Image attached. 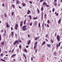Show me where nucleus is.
<instances>
[{"label": "nucleus", "mask_w": 62, "mask_h": 62, "mask_svg": "<svg viewBox=\"0 0 62 62\" xmlns=\"http://www.w3.org/2000/svg\"><path fill=\"white\" fill-rule=\"evenodd\" d=\"M26 27H27V26L24 25L22 27V30L24 31H26V30H27V28H26Z\"/></svg>", "instance_id": "obj_1"}, {"label": "nucleus", "mask_w": 62, "mask_h": 62, "mask_svg": "<svg viewBox=\"0 0 62 62\" xmlns=\"http://www.w3.org/2000/svg\"><path fill=\"white\" fill-rule=\"evenodd\" d=\"M18 44H18H19V41H18V40H16L14 42L13 45H16V44Z\"/></svg>", "instance_id": "obj_2"}, {"label": "nucleus", "mask_w": 62, "mask_h": 62, "mask_svg": "<svg viewBox=\"0 0 62 62\" xmlns=\"http://www.w3.org/2000/svg\"><path fill=\"white\" fill-rule=\"evenodd\" d=\"M57 39L58 41H60V36L59 35H57Z\"/></svg>", "instance_id": "obj_3"}, {"label": "nucleus", "mask_w": 62, "mask_h": 62, "mask_svg": "<svg viewBox=\"0 0 62 62\" xmlns=\"http://www.w3.org/2000/svg\"><path fill=\"white\" fill-rule=\"evenodd\" d=\"M37 44H38V42H36L34 44V49H35L36 48V47L37 46Z\"/></svg>", "instance_id": "obj_4"}, {"label": "nucleus", "mask_w": 62, "mask_h": 62, "mask_svg": "<svg viewBox=\"0 0 62 62\" xmlns=\"http://www.w3.org/2000/svg\"><path fill=\"white\" fill-rule=\"evenodd\" d=\"M61 42H60L58 44H57L56 45V47L57 48H58V47H59V46H60V44H61Z\"/></svg>", "instance_id": "obj_5"}, {"label": "nucleus", "mask_w": 62, "mask_h": 62, "mask_svg": "<svg viewBox=\"0 0 62 62\" xmlns=\"http://www.w3.org/2000/svg\"><path fill=\"white\" fill-rule=\"evenodd\" d=\"M16 54H13L11 56V58H14V57H15V56H16Z\"/></svg>", "instance_id": "obj_6"}, {"label": "nucleus", "mask_w": 62, "mask_h": 62, "mask_svg": "<svg viewBox=\"0 0 62 62\" xmlns=\"http://www.w3.org/2000/svg\"><path fill=\"white\" fill-rule=\"evenodd\" d=\"M31 40H28L27 44L28 45H29V44H30L31 43Z\"/></svg>", "instance_id": "obj_7"}, {"label": "nucleus", "mask_w": 62, "mask_h": 62, "mask_svg": "<svg viewBox=\"0 0 62 62\" xmlns=\"http://www.w3.org/2000/svg\"><path fill=\"white\" fill-rule=\"evenodd\" d=\"M11 36L12 37H14V32L13 31L11 32Z\"/></svg>", "instance_id": "obj_8"}, {"label": "nucleus", "mask_w": 62, "mask_h": 62, "mask_svg": "<svg viewBox=\"0 0 62 62\" xmlns=\"http://www.w3.org/2000/svg\"><path fill=\"white\" fill-rule=\"evenodd\" d=\"M43 10H44V8H43V7L42 6L41 9V10L42 11V12H43Z\"/></svg>", "instance_id": "obj_9"}, {"label": "nucleus", "mask_w": 62, "mask_h": 62, "mask_svg": "<svg viewBox=\"0 0 62 62\" xmlns=\"http://www.w3.org/2000/svg\"><path fill=\"white\" fill-rule=\"evenodd\" d=\"M43 12H42V13H41V19H42H42H43Z\"/></svg>", "instance_id": "obj_10"}, {"label": "nucleus", "mask_w": 62, "mask_h": 62, "mask_svg": "<svg viewBox=\"0 0 62 62\" xmlns=\"http://www.w3.org/2000/svg\"><path fill=\"white\" fill-rule=\"evenodd\" d=\"M50 42H51L52 43H53L54 42V40H53L52 39H50Z\"/></svg>", "instance_id": "obj_11"}, {"label": "nucleus", "mask_w": 62, "mask_h": 62, "mask_svg": "<svg viewBox=\"0 0 62 62\" xmlns=\"http://www.w3.org/2000/svg\"><path fill=\"white\" fill-rule=\"evenodd\" d=\"M4 42H5V43L6 42L5 41L1 42V44L2 45H4Z\"/></svg>", "instance_id": "obj_12"}, {"label": "nucleus", "mask_w": 62, "mask_h": 62, "mask_svg": "<svg viewBox=\"0 0 62 62\" xmlns=\"http://www.w3.org/2000/svg\"><path fill=\"white\" fill-rule=\"evenodd\" d=\"M45 41H44L42 43V44L41 45V46H43V45H44L45 44Z\"/></svg>", "instance_id": "obj_13"}, {"label": "nucleus", "mask_w": 62, "mask_h": 62, "mask_svg": "<svg viewBox=\"0 0 62 62\" xmlns=\"http://www.w3.org/2000/svg\"><path fill=\"white\" fill-rule=\"evenodd\" d=\"M47 46L48 47H50L51 46V45L49 44H47Z\"/></svg>", "instance_id": "obj_14"}, {"label": "nucleus", "mask_w": 62, "mask_h": 62, "mask_svg": "<svg viewBox=\"0 0 62 62\" xmlns=\"http://www.w3.org/2000/svg\"><path fill=\"white\" fill-rule=\"evenodd\" d=\"M54 54L55 56H56L57 55V52H55L54 53Z\"/></svg>", "instance_id": "obj_15"}, {"label": "nucleus", "mask_w": 62, "mask_h": 62, "mask_svg": "<svg viewBox=\"0 0 62 62\" xmlns=\"http://www.w3.org/2000/svg\"><path fill=\"white\" fill-rule=\"evenodd\" d=\"M19 4V2L18 0H16V4Z\"/></svg>", "instance_id": "obj_16"}, {"label": "nucleus", "mask_w": 62, "mask_h": 62, "mask_svg": "<svg viewBox=\"0 0 62 62\" xmlns=\"http://www.w3.org/2000/svg\"><path fill=\"white\" fill-rule=\"evenodd\" d=\"M23 7H25L26 6V4L24 3L22 4Z\"/></svg>", "instance_id": "obj_17"}, {"label": "nucleus", "mask_w": 62, "mask_h": 62, "mask_svg": "<svg viewBox=\"0 0 62 62\" xmlns=\"http://www.w3.org/2000/svg\"><path fill=\"white\" fill-rule=\"evenodd\" d=\"M6 25L7 27H9V25L8 24H6Z\"/></svg>", "instance_id": "obj_18"}, {"label": "nucleus", "mask_w": 62, "mask_h": 62, "mask_svg": "<svg viewBox=\"0 0 62 62\" xmlns=\"http://www.w3.org/2000/svg\"><path fill=\"white\" fill-rule=\"evenodd\" d=\"M48 34H46V38H48L49 37V36H48Z\"/></svg>", "instance_id": "obj_19"}, {"label": "nucleus", "mask_w": 62, "mask_h": 62, "mask_svg": "<svg viewBox=\"0 0 62 62\" xmlns=\"http://www.w3.org/2000/svg\"><path fill=\"white\" fill-rule=\"evenodd\" d=\"M11 6H12V7H13V8H14V7H15V5L14 4H13L11 5Z\"/></svg>", "instance_id": "obj_20"}, {"label": "nucleus", "mask_w": 62, "mask_h": 62, "mask_svg": "<svg viewBox=\"0 0 62 62\" xmlns=\"http://www.w3.org/2000/svg\"><path fill=\"white\" fill-rule=\"evenodd\" d=\"M1 60H0V61H4V62H5V60L2 59H1Z\"/></svg>", "instance_id": "obj_21"}, {"label": "nucleus", "mask_w": 62, "mask_h": 62, "mask_svg": "<svg viewBox=\"0 0 62 62\" xmlns=\"http://www.w3.org/2000/svg\"><path fill=\"white\" fill-rule=\"evenodd\" d=\"M23 56L24 57H25V58L26 59V56H25V54H23Z\"/></svg>", "instance_id": "obj_22"}, {"label": "nucleus", "mask_w": 62, "mask_h": 62, "mask_svg": "<svg viewBox=\"0 0 62 62\" xmlns=\"http://www.w3.org/2000/svg\"><path fill=\"white\" fill-rule=\"evenodd\" d=\"M61 23V19H59L58 22V23Z\"/></svg>", "instance_id": "obj_23"}, {"label": "nucleus", "mask_w": 62, "mask_h": 62, "mask_svg": "<svg viewBox=\"0 0 62 62\" xmlns=\"http://www.w3.org/2000/svg\"><path fill=\"white\" fill-rule=\"evenodd\" d=\"M4 15L5 17H6V18H7V15L6 14V13H5L4 14Z\"/></svg>", "instance_id": "obj_24"}, {"label": "nucleus", "mask_w": 62, "mask_h": 62, "mask_svg": "<svg viewBox=\"0 0 62 62\" xmlns=\"http://www.w3.org/2000/svg\"><path fill=\"white\" fill-rule=\"evenodd\" d=\"M19 48H20V49H21V48H22V45H20L19 46Z\"/></svg>", "instance_id": "obj_25"}, {"label": "nucleus", "mask_w": 62, "mask_h": 62, "mask_svg": "<svg viewBox=\"0 0 62 62\" xmlns=\"http://www.w3.org/2000/svg\"><path fill=\"white\" fill-rule=\"evenodd\" d=\"M43 5H44V6H45L46 5V2H44L43 3Z\"/></svg>", "instance_id": "obj_26"}, {"label": "nucleus", "mask_w": 62, "mask_h": 62, "mask_svg": "<svg viewBox=\"0 0 62 62\" xmlns=\"http://www.w3.org/2000/svg\"><path fill=\"white\" fill-rule=\"evenodd\" d=\"M35 40L36 41H37V40H38V38H37V37H36L35 39Z\"/></svg>", "instance_id": "obj_27"}, {"label": "nucleus", "mask_w": 62, "mask_h": 62, "mask_svg": "<svg viewBox=\"0 0 62 62\" xmlns=\"http://www.w3.org/2000/svg\"><path fill=\"white\" fill-rule=\"evenodd\" d=\"M13 14H14V12H12L11 15L12 16H13Z\"/></svg>", "instance_id": "obj_28"}, {"label": "nucleus", "mask_w": 62, "mask_h": 62, "mask_svg": "<svg viewBox=\"0 0 62 62\" xmlns=\"http://www.w3.org/2000/svg\"><path fill=\"white\" fill-rule=\"evenodd\" d=\"M24 52H25V53H27V52L26 49H24Z\"/></svg>", "instance_id": "obj_29"}, {"label": "nucleus", "mask_w": 62, "mask_h": 62, "mask_svg": "<svg viewBox=\"0 0 62 62\" xmlns=\"http://www.w3.org/2000/svg\"><path fill=\"white\" fill-rule=\"evenodd\" d=\"M14 51V48L11 51V53H13Z\"/></svg>", "instance_id": "obj_30"}, {"label": "nucleus", "mask_w": 62, "mask_h": 62, "mask_svg": "<svg viewBox=\"0 0 62 62\" xmlns=\"http://www.w3.org/2000/svg\"><path fill=\"white\" fill-rule=\"evenodd\" d=\"M29 17L30 19H32L31 16L30 15L29 16Z\"/></svg>", "instance_id": "obj_31"}, {"label": "nucleus", "mask_w": 62, "mask_h": 62, "mask_svg": "<svg viewBox=\"0 0 62 62\" xmlns=\"http://www.w3.org/2000/svg\"><path fill=\"white\" fill-rule=\"evenodd\" d=\"M55 10V8H54L52 9V11L53 12H54V10Z\"/></svg>", "instance_id": "obj_32"}, {"label": "nucleus", "mask_w": 62, "mask_h": 62, "mask_svg": "<svg viewBox=\"0 0 62 62\" xmlns=\"http://www.w3.org/2000/svg\"><path fill=\"white\" fill-rule=\"evenodd\" d=\"M38 19V17H36L35 18H33V20H36V19Z\"/></svg>", "instance_id": "obj_33"}, {"label": "nucleus", "mask_w": 62, "mask_h": 62, "mask_svg": "<svg viewBox=\"0 0 62 62\" xmlns=\"http://www.w3.org/2000/svg\"><path fill=\"white\" fill-rule=\"evenodd\" d=\"M1 39L2 38H1V35H0V41H1Z\"/></svg>", "instance_id": "obj_34"}, {"label": "nucleus", "mask_w": 62, "mask_h": 62, "mask_svg": "<svg viewBox=\"0 0 62 62\" xmlns=\"http://www.w3.org/2000/svg\"><path fill=\"white\" fill-rule=\"evenodd\" d=\"M15 27H18V24H16V25Z\"/></svg>", "instance_id": "obj_35"}, {"label": "nucleus", "mask_w": 62, "mask_h": 62, "mask_svg": "<svg viewBox=\"0 0 62 62\" xmlns=\"http://www.w3.org/2000/svg\"><path fill=\"white\" fill-rule=\"evenodd\" d=\"M19 42H20V43H22V40H19Z\"/></svg>", "instance_id": "obj_36"}, {"label": "nucleus", "mask_w": 62, "mask_h": 62, "mask_svg": "<svg viewBox=\"0 0 62 62\" xmlns=\"http://www.w3.org/2000/svg\"><path fill=\"white\" fill-rule=\"evenodd\" d=\"M23 23H21L20 24V27H22V26H23Z\"/></svg>", "instance_id": "obj_37"}, {"label": "nucleus", "mask_w": 62, "mask_h": 62, "mask_svg": "<svg viewBox=\"0 0 62 62\" xmlns=\"http://www.w3.org/2000/svg\"><path fill=\"white\" fill-rule=\"evenodd\" d=\"M6 33V30H5V32H4V34H5V35H4V36H5V33Z\"/></svg>", "instance_id": "obj_38"}, {"label": "nucleus", "mask_w": 62, "mask_h": 62, "mask_svg": "<svg viewBox=\"0 0 62 62\" xmlns=\"http://www.w3.org/2000/svg\"><path fill=\"white\" fill-rule=\"evenodd\" d=\"M2 5V7H5V5H4V3H3Z\"/></svg>", "instance_id": "obj_39"}, {"label": "nucleus", "mask_w": 62, "mask_h": 62, "mask_svg": "<svg viewBox=\"0 0 62 62\" xmlns=\"http://www.w3.org/2000/svg\"><path fill=\"white\" fill-rule=\"evenodd\" d=\"M15 36H16V38H17V34L15 33Z\"/></svg>", "instance_id": "obj_40"}, {"label": "nucleus", "mask_w": 62, "mask_h": 62, "mask_svg": "<svg viewBox=\"0 0 62 62\" xmlns=\"http://www.w3.org/2000/svg\"><path fill=\"white\" fill-rule=\"evenodd\" d=\"M47 27L48 28L49 27V25L48 24H47Z\"/></svg>", "instance_id": "obj_41"}, {"label": "nucleus", "mask_w": 62, "mask_h": 62, "mask_svg": "<svg viewBox=\"0 0 62 62\" xmlns=\"http://www.w3.org/2000/svg\"><path fill=\"white\" fill-rule=\"evenodd\" d=\"M50 22V21L49 20H48L47 21V23H49Z\"/></svg>", "instance_id": "obj_42"}, {"label": "nucleus", "mask_w": 62, "mask_h": 62, "mask_svg": "<svg viewBox=\"0 0 62 62\" xmlns=\"http://www.w3.org/2000/svg\"><path fill=\"white\" fill-rule=\"evenodd\" d=\"M46 7H47V8H48V7H49V5H46Z\"/></svg>", "instance_id": "obj_43"}, {"label": "nucleus", "mask_w": 62, "mask_h": 62, "mask_svg": "<svg viewBox=\"0 0 62 62\" xmlns=\"http://www.w3.org/2000/svg\"><path fill=\"white\" fill-rule=\"evenodd\" d=\"M35 53H37V49H35Z\"/></svg>", "instance_id": "obj_44"}, {"label": "nucleus", "mask_w": 62, "mask_h": 62, "mask_svg": "<svg viewBox=\"0 0 62 62\" xmlns=\"http://www.w3.org/2000/svg\"><path fill=\"white\" fill-rule=\"evenodd\" d=\"M4 31V30H2L1 31V32H3Z\"/></svg>", "instance_id": "obj_45"}, {"label": "nucleus", "mask_w": 62, "mask_h": 62, "mask_svg": "<svg viewBox=\"0 0 62 62\" xmlns=\"http://www.w3.org/2000/svg\"><path fill=\"white\" fill-rule=\"evenodd\" d=\"M29 3H30V4H32V1H29Z\"/></svg>", "instance_id": "obj_46"}, {"label": "nucleus", "mask_w": 62, "mask_h": 62, "mask_svg": "<svg viewBox=\"0 0 62 62\" xmlns=\"http://www.w3.org/2000/svg\"><path fill=\"white\" fill-rule=\"evenodd\" d=\"M44 1V0H41L40 1V3H41V2H42V1Z\"/></svg>", "instance_id": "obj_47"}, {"label": "nucleus", "mask_w": 62, "mask_h": 62, "mask_svg": "<svg viewBox=\"0 0 62 62\" xmlns=\"http://www.w3.org/2000/svg\"><path fill=\"white\" fill-rule=\"evenodd\" d=\"M18 27H15V29L16 30H17V28Z\"/></svg>", "instance_id": "obj_48"}, {"label": "nucleus", "mask_w": 62, "mask_h": 62, "mask_svg": "<svg viewBox=\"0 0 62 62\" xmlns=\"http://www.w3.org/2000/svg\"><path fill=\"white\" fill-rule=\"evenodd\" d=\"M38 26L39 27H40V23H39V25H38Z\"/></svg>", "instance_id": "obj_49"}, {"label": "nucleus", "mask_w": 62, "mask_h": 62, "mask_svg": "<svg viewBox=\"0 0 62 62\" xmlns=\"http://www.w3.org/2000/svg\"><path fill=\"white\" fill-rule=\"evenodd\" d=\"M38 23V22L36 21L35 22V23Z\"/></svg>", "instance_id": "obj_50"}, {"label": "nucleus", "mask_w": 62, "mask_h": 62, "mask_svg": "<svg viewBox=\"0 0 62 62\" xmlns=\"http://www.w3.org/2000/svg\"><path fill=\"white\" fill-rule=\"evenodd\" d=\"M45 39H46V41H48V39H47L45 38Z\"/></svg>", "instance_id": "obj_51"}, {"label": "nucleus", "mask_w": 62, "mask_h": 62, "mask_svg": "<svg viewBox=\"0 0 62 62\" xmlns=\"http://www.w3.org/2000/svg\"><path fill=\"white\" fill-rule=\"evenodd\" d=\"M28 47H29V46L28 45H27L26 46V48H28Z\"/></svg>", "instance_id": "obj_52"}, {"label": "nucleus", "mask_w": 62, "mask_h": 62, "mask_svg": "<svg viewBox=\"0 0 62 62\" xmlns=\"http://www.w3.org/2000/svg\"><path fill=\"white\" fill-rule=\"evenodd\" d=\"M3 55V53H2L1 54H0V56H2Z\"/></svg>", "instance_id": "obj_53"}, {"label": "nucleus", "mask_w": 62, "mask_h": 62, "mask_svg": "<svg viewBox=\"0 0 62 62\" xmlns=\"http://www.w3.org/2000/svg\"><path fill=\"white\" fill-rule=\"evenodd\" d=\"M33 57H31V61H33Z\"/></svg>", "instance_id": "obj_54"}, {"label": "nucleus", "mask_w": 62, "mask_h": 62, "mask_svg": "<svg viewBox=\"0 0 62 62\" xmlns=\"http://www.w3.org/2000/svg\"><path fill=\"white\" fill-rule=\"evenodd\" d=\"M56 32H55V36H56Z\"/></svg>", "instance_id": "obj_55"}, {"label": "nucleus", "mask_w": 62, "mask_h": 62, "mask_svg": "<svg viewBox=\"0 0 62 62\" xmlns=\"http://www.w3.org/2000/svg\"><path fill=\"white\" fill-rule=\"evenodd\" d=\"M1 51H2V50L1 49V48H0V52H1Z\"/></svg>", "instance_id": "obj_56"}, {"label": "nucleus", "mask_w": 62, "mask_h": 62, "mask_svg": "<svg viewBox=\"0 0 62 62\" xmlns=\"http://www.w3.org/2000/svg\"><path fill=\"white\" fill-rule=\"evenodd\" d=\"M30 26H32V23H30L29 24Z\"/></svg>", "instance_id": "obj_57"}, {"label": "nucleus", "mask_w": 62, "mask_h": 62, "mask_svg": "<svg viewBox=\"0 0 62 62\" xmlns=\"http://www.w3.org/2000/svg\"><path fill=\"white\" fill-rule=\"evenodd\" d=\"M28 12H29V13H30L31 12H30V11L29 10H28Z\"/></svg>", "instance_id": "obj_58"}, {"label": "nucleus", "mask_w": 62, "mask_h": 62, "mask_svg": "<svg viewBox=\"0 0 62 62\" xmlns=\"http://www.w3.org/2000/svg\"><path fill=\"white\" fill-rule=\"evenodd\" d=\"M57 1V0H54V3H55V2H56V1Z\"/></svg>", "instance_id": "obj_59"}, {"label": "nucleus", "mask_w": 62, "mask_h": 62, "mask_svg": "<svg viewBox=\"0 0 62 62\" xmlns=\"http://www.w3.org/2000/svg\"><path fill=\"white\" fill-rule=\"evenodd\" d=\"M44 16L45 17H46V14H45Z\"/></svg>", "instance_id": "obj_60"}, {"label": "nucleus", "mask_w": 62, "mask_h": 62, "mask_svg": "<svg viewBox=\"0 0 62 62\" xmlns=\"http://www.w3.org/2000/svg\"><path fill=\"white\" fill-rule=\"evenodd\" d=\"M11 50H9V53H11Z\"/></svg>", "instance_id": "obj_61"}, {"label": "nucleus", "mask_w": 62, "mask_h": 62, "mask_svg": "<svg viewBox=\"0 0 62 62\" xmlns=\"http://www.w3.org/2000/svg\"><path fill=\"white\" fill-rule=\"evenodd\" d=\"M20 23H23V21H22L21 22H20Z\"/></svg>", "instance_id": "obj_62"}, {"label": "nucleus", "mask_w": 62, "mask_h": 62, "mask_svg": "<svg viewBox=\"0 0 62 62\" xmlns=\"http://www.w3.org/2000/svg\"><path fill=\"white\" fill-rule=\"evenodd\" d=\"M27 14H30V13H29V12H27Z\"/></svg>", "instance_id": "obj_63"}, {"label": "nucleus", "mask_w": 62, "mask_h": 62, "mask_svg": "<svg viewBox=\"0 0 62 62\" xmlns=\"http://www.w3.org/2000/svg\"><path fill=\"white\" fill-rule=\"evenodd\" d=\"M38 14H39V11H38Z\"/></svg>", "instance_id": "obj_64"}]
</instances>
